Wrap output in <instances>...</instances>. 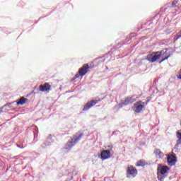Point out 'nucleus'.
Returning <instances> with one entry per match:
<instances>
[{"instance_id":"nucleus-1","label":"nucleus","mask_w":181,"mask_h":181,"mask_svg":"<svg viewBox=\"0 0 181 181\" xmlns=\"http://www.w3.org/2000/svg\"><path fill=\"white\" fill-rule=\"evenodd\" d=\"M83 134L81 132H78L76 134L74 135V137L68 141V142L64 145L62 148L64 152H70L73 149L74 146H76L78 144L79 141L83 136Z\"/></svg>"},{"instance_id":"nucleus-2","label":"nucleus","mask_w":181,"mask_h":181,"mask_svg":"<svg viewBox=\"0 0 181 181\" xmlns=\"http://www.w3.org/2000/svg\"><path fill=\"white\" fill-rule=\"evenodd\" d=\"M170 168L167 165L159 164L157 168V176L159 181H163L166 178V173L169 172Z\"/></svg>"},{"instance_id":"nucleus-3","label":"nucleus","mask_w":181,"mask_h":181,"mask_svg":"<svg viewBox=\"0 0 181 181\" xmlns=\"http://www.w3.org/2000/svg\"><path fill=\"white\" fill-rule=\"evenodd\" d=\"M149 102V100H147L146 102L142 101H138L136 103H134L133 106V110L134 112H136L137 114H139L141 111L145 107V105H148V103Z\"/></svg>"},{"instance_id":"nucleus-4","label":"nucleus","mask_w":181,"mask_h":181,"mask_svg":"<svg viewBox=\"0 0 181 181\" xmlns=\"http://www.w3.org/2000/svg\"><path fill=\"white\" fill-rule=\"evenodd\" d=\"M167 156V162L169 166H175L176 165V162H177V157L175 153L172 152L169 154H165Z\"/></svg>"},{"instance_id":"nucleus-5","label":"nucleus","mask_w":181,"mask_h":181,"mask_svg":"<svg viewBox=\"0 0 181 181\" xmlns=\"http://www.w3.org/2000/svg\"><path fill=\"white\" fill-rule=\"evenodd\" d=\"M160 59V55H159V51L153 52L150 54L147 55L146 59L151 63H155L156 60H159Z\"/></svg>"},{"instance_id":"nucleus-6","label":"nucleus","mask_w":181,"mask_h":181,"mask_svg":"<svg viewBox=\"0 0 181 181\" xmlns=\"http://www.w3.org/2000/svg\"><path fill=\"white\" fill-rule=\"evenodd\" d=\"M96 104H98V100H93L90 101H88L83 107L82 111H88L91 107H94Z\"/></svg>"},{"instance_id":"nucleus-7","label":"nucleus","mask_w":181,"mask_h":181,"mask_svg":"<svg viewBox=\"0 0 181 181\" xmlns=\"http://www.w3.org/2000/svg\"><path fill=\"white\" fill-rule=\"evenodd\" d=\"M100 158L103 160H105L106 159H110V158H111V150L102 151L100 154Z\"/></svg>"},{"instance_id":"nucleus-8","label":"nucleus","mask_w":181,"mask_h":181,"mask_svg":"<svg viewBox=\"0 0 181 181\" xmlns=\"http://www.w3.org/2000/svg\"><path fill=\"white\" fill-rule=\"evenodd\" d=\"M136 98H138V95H133L131 97L127 98L123 102V105H128L129 104H132V103H135L136 101Z\"/></svg>"},{"instance_id":"nucleus-9","label":"nucleus","mask_w":181,"mask_h":181,"mask_svg":"<svg viewBox=\"0 0 181 181\" xmlns=\"http://www.w3.org/2000/svg\"><path fill=\"white\" fill-rule=\"evenodd\" d=\"M88 69H90V66L88 65V64H84L83 67L79 69V76H81V77H83V76H86V74L88 73Z\"/></svg>"},{"instance_id":"nucleus-10","label":"nucleus","mask_w":181,"mask_h":181,"mask_svg":"<svg viewBox=\"0 0 181 181\" xmlns=\"http://www.w3.org/2000/svg\"><path fill=\"white\" fill-rule=\"evenodd\" d=\"M127 173L132 176V177H135L138 175V170L134 166H129L127 168Z\"/></svg>"},{"instance_id":"nucleus-11","label":"nucleus","mask_w":181,"mask_h":181,"mask_svg":"<svg viewBox=\"0 0 181 181\" xmlns=\"http://www.w3.org/2000/svg\"><path fill=\"white\" fill-rule=\"evenodd\" d=\"M37 134H39V129L37 127L34 126L33 128V135L34 136L33 143L35 144V142L37 141Z\"/></svg>"},{"instance_id":"nucleus-12","label":"nucleus","mask_w":181,"mask_h":181,"mask_svg":"<svg viewBox=\"0 0 181 181\" xmlns=\"http://www.w3.org/2000/svg\"><path fill=\"white\" fill-rule=\"evenodd\" d=\"M50 84L49 83H45L44 85L40 86V91H42V93H45L46 91H49L50 90Z\"/></svg>"},{"instance_id":"nucleus-13","label":"nucleus","mask_w":181,"mask_h":181,"mask_svg":"<svg viewBox=\"0 0 181 181\" xmlns=\"http://www.w3.org/2000/svg\"><path fill=\"white\" fill-rule=\"evenodd\" d=\"M28 101H29L28 98L21 97L18 102L16 101V105H24V104H26Z\"/></svg>"},{"instance_id":"nucleus-14","label":"nucleus","mask_w":181,"mask_h":181,"mask_svg":"<svg viewBox=\"0 0 181 181\" xmlns=\"http://www.w3.org/2000/svg\"><path fill=\"white\" fill-rule=\"evenodd\" d=\"M53 144V139H52V135H49L44 143L45 146H50Z\"/></svg>"},{"instance_id":"nucleus-15","label":"nucleus","mask_w":181,"mask_h":181,"mask_svg":"<svg viewBox=\"0 0 181 181\" xmlns=\"http://www.w3.org/2000/svg\"><path fill=\"white\" fill-rule=\"evenodd\" d=\"M154 153H156V156L158 159H160L161 158H163V156H165L163 153L162 151H160V150H159V149H157V150L154 151Z\"/></svg>"},{"instance_id":"nucleus-16","label":"nucleus","mask_w":181,"mask_h":181,"mask_svg":"<svg viewBox=\"0 0 181 181\" xmlns=\"http://www.w3.org/2000/svg\"><path fill=\"white\" fill-rule=\"evenodd\" d=\"M16 100H14V101H13V102H11V103H6V104H5L3 107H2V108H5V107H8V108H12L13 106V104H16Z\"/></svg>"},{"instance_id":"nucleus-17","label":"nucleus","mask_w":181,"mask_h":181,"mask_svg":"<svg viewBox=\"0 0 181 181\" xmlns=\"http://www.w3.org/2000/svg\"><path fill=\"white\" fill-rule=\"evenodd\" d=\"M158 54L160 55V58L166 56V54H168V49H163V50L158 52Z\"/></svg>"},{"instance_id":"nucleus-18","label":"nucleus","mask_w":181,"mask_h":181,"mask_svg":"<svg viewBox=\"0 0 181 181\" xmlns=\"http://www.w3.org/2000/svg\"><path fill=\"white\" fill-rule=\"evenodd\" d=\"M172 56H173V54L169 53L168 56L161 59V60L159 62V64H160V63H163V62H165V60H168V59H169V57H172Z\"/></svg>"},{"instance_id":"nucleus-19","label":"nucleus","mask_w":181,"mask_h":181,"mask_svg":"<svg viewBox=\"0 0 181 181\" xmlns=\"http://www.w3.org/2000/svg\"><path fill=\"white\" fill-rule=\"evenodd\" d=\"M177 142L178 144H181V130H178L177 132Z\"/></svg>"},{"instance_id":"nucleus-20","label":"nucleus","mask_w":181,"mask_h":181,"mask_svg":"<svg viewBox=\"0 0 181 181\" xmlns=\"http://www.w3.org/2000/svg\"><path fill=\"white\" fill-rule=\"evenodd\" d=\"M179 145H181V144H179L177 141L176 144L174 146V148L173 149V151L174 152H175L176 153H177V152H179Z\"/></svg>"},{"instance_id":"nucleus-21","label":"nucleus","mask_w":181,"mask_h":181,"mask_svg":"<svg viewBox=\"0 0 181 181\" xmlns=\"http://www.w3.org/2000/svg\"><path fill=\"white\" fill-rule=\"evenodd\" d=\"M69 177L68 178H66L65 180V181H70V180H73V173H69Z\"/></svg>"},{"instance_id":"nucleus-22","label":"nucleus","mask_w":181,"mask_h":181,"mask_svg":"<svg viewBox=\"0 0 181 181\" xmlns=\"http://www.w3.org/2000/svg\"><path fill=\"white\" fill-rule=\"evenodd\" d=\"M80 73H77L76 74H75V76L71 78V81H74V80H76V78H78V77H80Z\"/></svg>"},{"instance_id":"nucleus-23","label":"nucleus","mask_w":181,"mask_h":181,"mask_svg":"<svg viewBox=\"0 0 181 181\" xmlns=\"http://www.w3.org/2000/svg\"><path fill=\"white\" fill-rule=\"evenodd\" d=\"M145 165H146L145 162H144L142 160H140V161H139V163L136 165V166H142V167H144V166H145Z\"/></svg>"},{"instance_id":"nucleus-24","label":"nucleus","mask_w":181,"mask_h":181,"mask_svg":"<svg viewBox=\"0 0 181 181\" xmlns=\"http://www.w3.org/2000/svg\"><path fill=\"white\" fill-rule=\"evenodd\" d=\"M18 148H20V149H23V148H26V144H17Z\"/></svg>"},{"instance_id":"nucleus-25","label":"nucleus","mask_w":181,"mask_h":181,"mask_svg":"<svg viewBox=\"0 0 181 181\" xmlns=\"http://www.w3.org/2000/svg\"><path fill=\"white\" fill-rule=\"evenodd\" d=\"M107 148H109V149H106V151H110V152L112 151V148H114V146H112V144L108 145Z\"/></svg>"},{"instance_id":"nucleus-26","label":"nucleus","mask_w":181,"mask_h":181,"mask_svg":"<svg viewBox=\"0 0 181 181\" xmlns=\"http://www.w3.org/2000/svg\"><path fill=\"white\" fill-rule=\"evenodd\" d=\"M177 4V1H174L172 2V6L173 8H176V4Z\"/></svg>"},{"instance_id":"nucleus-27","label":"nucleus","mask_w":181,"mask_h":181,"mask_svg":"<svg viewBox=\"0 0 181 181\" xmlns=\"http://www.w3.org/2000/svg\"><path fill=\"white\" fill-rule=\"evenodd\" d=\"M119 134V131H115L112 132V135H118Z\"/></svg>"},{"instance_id":"nucleus-28","label":"nucleus","mask_w":181,"mask_h":181,"mask_svg":"<svg viewBox=\"0 0 181 181\" xmlns=\"http://www.w3.org/2000/svg\"><path fill=\"white\" fill-rule=\"evenodd\" d=\"M118 106H119V108H122V104L119 103V104L118 105Z\"/></svg>"},{"instance_id":"nucleus-29","label":"nucleus","mask_w":181,"mask_h":181,"mask_svg":"<svg viewBox=\"0 0 181 181\" xmlns=\"http://www.w3.org/2000/svg\"><path fill=\"white\" fill-rule=\"evenodd\" d=\"M2 112V110H0V114Z\"/></svg>"},{"instance_id":"nucleus-30","label":"nucleus","mask_w":181,"mask_h":181,"mask_svg":"<svg viewBox=\"0 0 181 181\" xmlns=\"http://www.w3.org/2000/svg\"><path fill=\"white\" fill-rule=\"evenodd\" d=\"M76 175H77V173H75V176H76Z\"/></svg>"}]
</instances>
